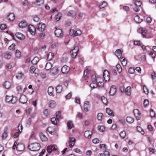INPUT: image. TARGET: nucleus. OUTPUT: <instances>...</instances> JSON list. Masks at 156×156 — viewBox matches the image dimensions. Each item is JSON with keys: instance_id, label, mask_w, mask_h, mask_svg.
I'll return each mask as SVG.
<instances>
[{"instance_id": "69168bd1", "label": "nucleus", "mask_w": 156, "mask_h": 156, "mask_svg": "<svg viewBox=\"0 0 156 156\" xmlns=\"http://www.w3.org/2000/svg\"><path fill=\"white\" fill-rule=\"evenodd\" d=\"M89 71V70L88 69H86L84 70L83 74V77L84 78H86L87 77V75H88Z\"/></svg>"}, {"instance_id": "f03ea898", "label": "nucleus", "mask_w": 156, "mask_h": 156, "mask_svg": "<svg viewBox=\"0 0 156 156\" xmlns=\"http://www.w3.org/2000/svg\"><path fill=\"white\" fill-rule=\"evenodd\" d=\"M5 101L9 104H15L17 101V99L15 97H13L12 95L9 96L7 95L5 96Z\"/></svg>"}, {"instance_id": "72a5a7b5", "label": "nucleus", "mask_w": 156, "mask_h": 156, "mask_svg": "<svg viewBox=\"0 0 156 156\" xmlns=\"http://www.w3.org/2000/svg\"><path fill=\"white\" fill-rule=\"evenodd\" d=\"M76 12L73 10H71L68 12L67 16H69L73 17L75 16Z\"/></svg>"}, {"instance_id": "7ed1b4c3", "label": "nucleus", "mask_w": 156, "mask_h": 156, "mask_svg": "<svg viewBox=\"0 0 156 156\" xmlns=\"http://www.w3.org/2000/svg\"><path fill=\"white\" fill-rule=\"evenodd\" d=\"M16 148V150L19 151H22L24 149V147L23 144L20 143L17 144V143L16 141L14 142L13 146V149H15Z\"/></svg>"}, {"instance_id": "0eeeda50", "label": "nucleus", "mask_w": 156, "mask_h": 156, "mask_svg": "<svg viewBox=\"0 0 156 156\" xmlns=\"http://www.w3.org/2000/svg\"><path fill=\"white\" fill-rule=\"evenodd\" d=\"M28 31L32 35H34L36 33V28L32 25H29L28 27Z\"/></svg>"}, {"instance_id": "20e7f679", "label": "nucleus", "mask_w": 156, "mask_h": 156, "mask_svg": "<svg viewBox=\"0 0 156 156\" xmlns=\"http://www.w3.org/2000/svg\"><path fill=\"white\" fill-rule=\"evenodd\" d=\"M59 72L58 67L55 66L51 68L50 70L49 73L51 76H55Z\"/></svg>"}, {"instance_id": "864d4df0", "label": "nucleus", "mask_w": 156, "mask_h": 156, "mask_svg": "<svg viewBox=\"0 0 156 156\" xmlns=\"http://www.w3.org/2000/svg\"><path fill=\"white\" fill-rule=\"evenodd\" d=\"M51 120L52 123L54 125H56L57 121L58 120L57 119V118L56 119L55 117H53L51 119Z\"/></svg>"}, {"instance_id": "dca6fc26", "label": "nucleus", "mask_w": 156, "mask_h": 156, "mask_svg": "<svg viewBox=\"0 0 156 156\" xmlns=\"http://www.w3.org/2000/svg\"><path fill=\"white\" fill-rule=\"evenodd\" d=\"M56 150L55 146L53 145H50L48 146L47 148V151L49 153H51L52 151Z\"/></svg>"}, {"instance_id": "e433bc0d", "label": "nucleus", "mask_w": 156, "mask_h": 156, "mask_svg": "<svg viewBox=\"0 0 156 156\" xmlns=\"http://www.w3.org/2000/svg\"><path fill=\"white\" fill-rule=\"evenodd\" d=\"M62 16V14L60 13H58L55 16V21L57 22L59 21L61 19V17Z\"/></svg>"}, {"instance_id": "4d7b16f0", "label": "nucleus", "mask_w": 156, "mask_h": 156, "mask_svg": "<svg viewBox=\"0 0 156 156\" xmlns=\"http://www.w3.org/2000/svg\"><path fill=\"white\" fill-rule=\"evenodd\" d=\"M73 151L76 153L80 154H81L82 153L80 149L77 148H74L73 150Z\"/></svg>"}, {"instance_id": "c85d7f7f", "label": "nucleus", "mask_w": 156, "mask_h": 156, "mask_svg": "<svg viewBox=\"0 0 156 156\" xmlns=\"http://www.w3.org/2000/svg\"><path fill=\"white\" fill-rule=\"evenodd\" d=\"M40 138L43 141H45L48 140L47 137L42 133L39 134Z\"/></svg>"}, {"instance_id": "4468645a", "label": "nucleus", "mask_w": 156, "mask_h": 156, "mask_svg": "<svg viewBox=\"0 0 156 156\" xmlns=\"http://www.w3.org/2000/svg\"><path fill=\"white\" fill-rule=\"evenodd\" d=\"M103 79L101 77H97V86L103 87L104 86L103 82Z\"/></svg>"}, {"instance_id": "6e6d98bb", "label": "nucleus", "mask_w": 156, "mask_h": 156, "mask_svg": "<svg viewBox=\"0 0 156 156\" xmlns=\"http://www.w3.org/2000/svg\"><path fill=\"white\" fill-rule=\"evenodd\" d=\"M116 68L118 72L119 73H120L121 72L122 70V69L121 66L120 65H117L116 66Z\"/></svg>"}, {"instance_id": "f8f14e48", "label": "nucleus", "mask_w": 156, "mask_h": 156, "mask_svg": "<svg viewBox=\"0 0 156 156\" xmlns=\"http://www.w3.org/2000/svg\"><path fill=\"white\" fill-rule=\"evenodd\" d=\"M90 103L89 101H86L83 105V109L86 112H88L90 110Z\"/></svg>"}, {"instance_id": "58836bf2", "label": "nucleus", "mask_w": 156, "mask_h": 156, "mask_svg": "<svg viewBox=\"0 0 156 156\" xmlns=\"http://www.w3.org/2000/svg\"><path fill=\"white\" fill-rule=\"evenodd\" d=\"M67 125L69 129H71L73 127V125L71 121H68Z\"/></svg>"}, {"instance_id": "79ce46f5", "label": "nucleus", "mask_w": 156, "mask_h": 156, "mask_svg": "<svg viewBox=\"0 0 156 156\" xmlns=\"http://www.w3.org/2000/svg\"><path fill=\"white\" fill-rule=\"evenodd\" d=\"M82 34V32L80 30H76L74 34V37L80 36Z\"/></svg>"}, {"instance_id": "c03bdc74", "label": "nucleus", "mask_w": 156, "mask_h": 156, "mask_svg": "<svg viewBox=\"0 0 156 156\" xmlns=\"http://www.w3.org/2000/svg\"><path fill=\"white\" fill-rule=\"evenodd\" d=\"M131 87L129 86L127 87L125 89V92L128 95H130L131 94Z\"/></svg>"}, {"instance_id": "5701e85b", "label": "nucleus", "mask_w": 156, "mask_h": 156, "mask_svg": "<svg viewBox=\"0 0 156 156\" xmlns=\"http://www.w3.org/2000/svg\"><path fill=\"white\" fill-rule=\"evenodd\" d=\"M56 105V102L53 100L50 101L49 103V107L51 108H54Z\"/></svg>"}, {"instance_id": "680f3d73", "label": "nucleus", "mask_w": 156, "mask_h": 156, "mask_svg": "<svg viewBox=\"0 0 156 156\" xmlns=\"http://www.w3.org/2000/svg\"><path fill=\"white\" fill-rule=\"evenodd\" d=\"M155 113L152 109L150 110V116L151 117H154L155 116Z\"/></svg>"}, {"instance_id": "6ab92c4d", "label": "nucleus", "mask_w": 156, "mask_h": 156, "mask_svg": "<svg viewBox=\"0 0 156 156\" xmlns=\"http://www.w3.org/2000/svg\"><path fill=\"white\" fill-rule=\"evenodd\" d=\"M27 23L24 21H23L19 23V26L20 28H24L26 27L27 25Z\"/></svg>"}, {"instance_id": "603ef678", "label": "nucleus", "mask_w": 156, "mask_h": 156, "mask_svg": "<svg viewBox=\"0 0 156 156\" xmlns=\"http://www.w3.org/2000/svg\"><path fill=\"white\" fill-rule=\"evenodd\" d=\"M101 100L104 104H106L107 103V100L106 98L104 96H102L101 98Z\"/></svg>"}, {"instance_id": "ea45409f", "label": "nucleus", "mask_w": 156, "mask_h": 156, "mask_svg": "<svg viewBox=\"0 0 156 156\" xmlns=\"http://www.w3.org/2000/svg\"><path fill=\"white\" fill-rule=\"evenodd\" d=\"M4 86L5 88L8 89L11 86V83L9 82L6 81L4 83Z\"/></svg>"}, {"instance_id": "0e129e2a", "label": "nucleus", "mask_w": 156, "mask_h": 156, "mask_svg": "<svg viewBox=\"0 0 156 156\" xmlns=\"http://www.w3.org/2000/svg\"><path fill=\"white\" fill-rule=\"evenodd\" d=\"M141 2L140 1H136L134 3V5L138 6V7L141 6Z\"/></svg>"}, {"instance_id": "de8ad7c7", "label": "nucleus", "mask_w": 156, "mask_h": 156, "mask_svg": "<svg viewBox=\"0 0 156 156\" xmlns=\"http://www.w3.org/2000/svg\"><path fill=\"white\" fill-rule=\"evenodd\" d=\"M137 131L140 133L144 135V131L139 126H137L136 127Z\"/></svg>"}, {"instance_id": "2eb2a0df", "label": "nucleus", "mask_w": 156, "mask_h": 156, "mask_svg": "<svg viewBox=\"0 0 156 156\" xmlns=\"http://www.w3.org/2000/svg\"><path fill=\"white\" fill-rule=\"evenodd\" d=\"M6 18L10 21H13L15 19V15L13 13H9L7 15Z\"/></svg>"}, {"instance_id": "3c124183", "label": "nucleus", "mask_w": 156, "mask_h": 156, "mask_svg": "<svg viewBox=\"0 0 156 156\" xmlns=\"http://www.w3.org/2000/svg\"><path fill=\"white\" fill-rule=\"evenodd\" d=\"M103 114L102 113H98L97 116V118L98 120L101 121V120Z\"/></svg>"}, {"instance_id": "473e14b6", "label": "nucleus", "mask_w": 156, "mask_h": 156, "mask_svg": "<svg viewBox=\"0 0 156 156\" xmlns=\"http://www.w3.org/2000/svg\"><path fill=\"white\" fill-rule=\"evenodd\" d=\"M126 121L127 122L130 124L134 122V119L133 118L128 116L126 118Z\"/></svg>"}, {"instance_id": "4c0bfd02", "label": "nucleus", "mask_w": 156, "mask_h": 156, "mask_svg": "<svg viewBox=\"0 0 156 156\" xmlns=\"http://www.w3.org/2000/svg\"><path fill=\"white\" fill-rule=\"evenodd\" d=\"M52 67V65L50 62H48L46 63L45 67V69L46 70H50Z\"/></svg>"}, {"instance_id": "cd10ccee", "label": "nucleus", "mask_w": 156, "mask_h": 156, "mask_svg": "<svg viewBox=\"0 0 156 156\" xmlns=\"http://www.w3.org/2000/svg\"><path fill=\"white\" fill-rule=\"evenodd\" d=\"M47 131L50 134H54L55 133V129L52 127H49L47 129Z\"/></svg>"}, {"instance_id": "412c9836", "label": "nucleus", "mask_w": 156, "mask_h": 156, "mask_svg": "<svg viewBox=\"0 0 156 156\" xmlns=\"http://www.w3.org/2000/svg\"><path fill=\"white\" fill-rule=\"evenodd\" d=\"M92 134V133L90 131H86L84 133L85 136L88 139H90Z\"/></svg>"}, {"instance_id": "aec40b11", "label": "nucleus", "mask_w": 156, "mask_h": 156, "mask_svg": "<svg viewBox=\"0 0 156 156\" xmlns=\"http://www.w3.org/2000/svg\"><path fill=\"white\" fill-rule=\"evenodd\" d=\"M106 112L109 115L113 117L114 116V114L113 110L109 108H106Z\"/></svg>"}, {"instance_id": "c9c22d12", "label": "nucleus", "mask_w": 156, "mask_h": 156, "mask_svg": "<svg viewBox=\"0 0 156 156\" xmlns=\"http://www.w3.org/2000/svg\"><path fill=\"white\" fill-rule=\"evenodd\" d=\"M15 55L17 58H19L21 56V53L19 50L17 49L16 51Z\"/></svg>"}, {"instance_id": "4be33fe9", "label": "nucleus", "mask_w": 156, "mask_h": 156, "mask_svg": "<svg viewBox=\"0 0 156 156\" xmlns=\"http://www.w3.org/2000/svg\"><path fill=\"white\" fill-rule=\"evenodd\" d=\"M139 32L141 33L142 35L144 37H146V34L147 33V31L146 30H144L143 28H140L139 29Z\"/></svg>"}, {"instance_id": "e2e57ef3", "label": "nucleus", "mask_w": 156, "mask_h": 156, "mask_svg": "<svg viewBox=\"0 0 156 156\" xmlns=\"http://www.w3.org/2000/svg\"><path fill=\"white\" fill-rule=\"evenodd\" d=\"M143 89L144 93L146 94H147L148 93V91L145 85H144L143 86Z\"/></svg>"}, {"instance_id": "b1692460", "label": "nucleus", "mask_w": 156, "mask_h": 156, "mask_svg": "<svg viewBox=\"0 0 156 156\" xmlns=\"http://www.w3.org/2000/svg\"><path fill=\"white\" fill-rule=\"evenodd\" d=\"M122 52L120 49H118L115 51V54L118 58H120L122 56Z\"/></svg>"}, {"instance_id": "2f4dec72", "label": "nucleus", "mask_w": 156, "mask_h": 156, "mask_svg": "<svg viewBox=\"0 0 156 156\" xmlns=\"http://www.w3.org/2000/svg\"><path fill=\"white\" fill-rule=\"evenodd\" d=\"M39 60V58L37 57H36L31 61V62L33 65H36L38 63Z\"/></svg>"}, {"instance_id": "a18cd8bd", "label": "nucleus", "mask_w": 156, "mask_h": 156, "mask_svg": "<svg viewBox=\"0 0 156 156\" xmlns=\"http://www.w3.org/2000/svg\"><path fill=\"white\" fill-rule=\"evenodd\" d=\"M107 3L103 1L101 4L99 5V7L101 9H103L107 6Z\"/></svg>"}, {"instance_id": "bf43d9fd", "label": "nucleus", "mask_w": 156, "mask_h": 156, "mask_svg": "<svg viewBox=\"0 0 156 156\" xmlns=\"http://www.w3.org/2000/svg\"><path fill=\"white\" fill-rule=\"evenodd\" d=\"M144 107H147L149 105V101L147 99H145L144 101Z\"/></svg>"}, {"instance_id": "f704fd0d", "label": "nucleus", "mask_w": 156, "mask_h": 156, "mask_svg": "<svg viewBox=\"0 0 156 156\" xmlns=\"http://www.w3.org/2000/svg\"><path fill=\"white\" fill-rule=\"evenodd\" d=\"M135 21L137 23H140L142 21V20L140 19L138 15L135 16L134 18Z\"/></svg>"}, {"instance_id": "1a4fd4ad", "label": "nucleus", "mask_w": 156, "mask_h": 156, "mask_svg": "<svg viewBox=\"0 0 156 156\" xmlns=\"http://www.w3.org/2000/svg\"><path fill=\"white\" fill-rule=\"evenodd\" d=\"M117 89L116 87L112 85L111 87L109 94L111 96H114L117 92Z\"/></svg>"}, {"instance_id": "c756f323", "label": "nucleus", "mask_w": 156, "mask_h": 156, "mask_svg": "<svg viewBox=\"0 0 156 156\" xmlns=\"http://www.w3.org/2000/svg\"><path fill=\"white\" fill-rule=\"evenodd\" d=\"M24 74L23 73L21 72L16 74V77L18 80L22 79L23 77Z\"/></svg>"}, {"instance_id": "13d9d810", "label": "nucleus", "mask_w": 156, "mask_h": 156, "mask_svg": "<svg viewBox=\"0 0 156 156\" xmlns=\"http://www.w3.org/2000/svg\"><path fill=\"white\" fill-rule=\"evenodd\" d=\"M135 70L133 68L130 67L128 70L129 73L131 74H133L134 73Z\"/></svg>"}, {"instance_id": "052dcab7", "label": "nucleus", "mask_w": 156, "mask_h": 156, "mask_svg": "<svg viewBox=\"0 0 156 156\" xmlns=\"http://www.w3.org/2000/svg\"><path fill=\"white\" fill-rule=\"evenodd\" d=\"M15 44H12L9 47V49L10 50L13 51L15 49Z\"/></svg>"}, {"instance_id": "49530a36", "label": "nucleus", "mask_w": 156, "mask_h": 156, "mask_svg": "<svg viewBox=\"0 0 156 156\" xmlns=\"http://www.w3.org/2000/svg\"><path fill=\"white\" fill-rule=\"evenodd\" d=\"M56 116L57 119L59 120L61 118V112L59 111L56 112Z\"/></svg>"}, {"instance_id": "423d86ee", "label": "nucleus", "mask_w": 156, "mask_h": 156, "mask_svg": "<svg viewBox=\"0 0 156 156\" xmlns=\"http://www.w3.org/2000/svg\"><path fill=\"white\" fill-rule=\"evenodd\" d=\"M78 51V47L77 46L75 47L74 49L71 50L70 51V53L72 57V58H75L77 55Z\"/></svg>"}, {"instance_id": "a19ab883", "label": "nucleus", "mask_w": 156, "mask_h": 156, "mask_svg": "<svg viewBox=\"0 0 156 156\" xmlns=\"http://www.w3.org/2000/svg\"><path fill=\"white\" fill-rule=\"evenodd\" d=\"M54 56V54L53 53L51 52H49L48 55L47 59L48 60H50L53 58Z\"/></svg>"}, {"instance_id": "6e6552de", "label": "nucleus", "mask_w": 156, "mask_h": 156, "mask_svg": "<svg viewBox=\"0 0 156 156\" xmlns=\"http://www.w3.org/2000/svg\"><path fill=\"white\" fill-rule=\"evenodd\" d=\"M45 24L44 23H40L38 24L37 28L39 31L42 32L45 30Z\"/></svg>"}, {"instance_id": "5fc2aeb1", "label": "nucleus", "mask_w": 156, "mask_h": 156, "mask_svg": "<svg viewBox=\"0 0 156 156\" xmlns=\"http://www.w3.org/2000/svg\"><path fill=\"white\" fill-rule=\"evenodd\" d=\"M120 136L122 138H124L126 136V133L125 131H122L120 133Z\"/></svg>"}, {"instance_id": "37998d69", "label": "nucleus", "mask_w": 156, "mask_h": 156, "mask_svg": "<svg viewBox=\"0 0 156 156\" xmlns=\"http://www.w3.org/2000/svg\"><path fill=\"white\" fill-rule=\"evenodd\" d=\"M98 130L101 132H103L105 130V128L104 126H99L98 127Z\"/></svg>"}, {"instance_id": "393cba45", "label": "nucleus", "mask_w": 156, "mask_h": 156, "mask_svg": "<svg viewBox=\"0 0 156 156\" xmlns=\"http://www.w3.org/2000/svg\"><path fill=\"white\" fill-rule=\"evenodd\" d=\"M17 38L20 40H23L25 38V36L20 33H17L16 34Z\"/></svg>"}, {"instance_id": "7c9ffc66", "label": "nucleus", "mask_w": 156, "mask_h": 156, "mask_svg": "<svg viewBox=\"0 0 156 156\" xmlns=\"http://www.w3.org/2000/svg\"><path fill=\"white\" fill-rule=\"evenodd\" d=\"M62 87L60 85H58L56 88V90L58 93H60L62 92Z\"/></svg>"}, {"instance_id": "9b49d317", "label": "nucleus", "mask_w": 156, "mask_h": 156, "mask_svg": "<svg viewBox=\"0 0 156 156\" xmlns=\"http://www.w3.org/2000/svg\"><path fill=\"white\" fill-rule=\"evenodd\" d=\"M133 113L136 119L139 120L141 118V114L138 109H135L133 111Z\"/></svg>"}, {"instance_id": "8fccbe9b", "label": "nucleus", "mask_w": 156, "mask_h": 156, "mask_svg": "<svg viewBox=\"0 0 156 156\" xmlns=\"http://www.w3.org/2000/svg\"><path fill=\"white\" fill-rule=\"evenodd\" d=\"M12 55L9 53L6 52L5 53L4 55L5 58L7 59H10L11 58Z\"/></svg>"}, {"instance_id": "f257e3e1", "label": "nucleus", "mask_w": 156, "mask_h": 156, "mask_svg": "<svg viewBox=\"0 0 156 156\" xmlns=\"http://www.w3.org/2000/svg\"><path fill=\"white\" fill-rule=\"evenodd\" d=\"M29 149L33 151L39 150L41 147L40 144L37 143L35 142L30 144L28 146Z\"/></svg>"}, {"instance_id": "f3484780", "label": "nucleus", "mask_w": 156, "mask_h": 156, "mask_svg": "<svg viewBox=\"0 0 156 156\" xmlns=\"http://www.w3.org/2000/svg\"><path fill=\"white\" fill-rule=\"evenodd\" d=\"M61 70L63 74H66L69 70V68L66 66H64L62 67Z\"/></svg>"}, {"instance_id": "39448f33", "label": "nucleus", "mask_w": 156, "mask_h": 156, "mask_svg": "<svg viewBox=\"0 0 156 156\" xmlns=\"http://www.w3.org/2000/svg\"><path fill=\"white\" fill-rule=\"evenodd\" d=\"M56 29L55 31V34L56 36L58 37L61 38L63 36V33L62 30L60 29H57L55 28Z\"/></svg>"}, {"instance_id": "9d476101", "label": "nucleus", "mask_w": 156, "mask_h": 156, "mask_svg": "<svg viewBox=\"0 0 156 156\" xmlns=\"http://www.w3.org/2000/svg\"><path fill=\"white\" fill-rule=\"evenodd\" d=\"M76 140L75 138L73 137L69 138V147L70 148H72L74 145Z\"/></svg>"}, {"instance_id": "a878e982", "label": "nucleus", "mask_w": 156, "mask_h": 156, "mask_svg": "<svg viewBox=\"0 0 156 156\" xmlns=\"http://www.w3.org/2000/svg\"><path fill=\"white\" fill-rule=\"evenodd\" d=\"M48 93L49 96H52L54 93V88L52 86L49 87L48 89Z\"/></svg>"}, {"instance_id": "ddd939ff", "label": "nucleus", "mask_w": 156, "mask_h": 156, "mask_svg": "<svg viewBox=\"0 0 156 156\" xmlns=\"http://www.w3.org/2000/svg\"><path fill=\"white\" fill-rule=\"evenodd\" d=\"M103 76L105 81H107L109 80V72L106 69L104 70L103 74Z\"/></svg>"}, {"instance_id": "bb28decb", "label": "nucleus", "mask_w": 156, "mask_h": 156, "mask_svg": "<svg viewBox=\"0 0 156 156\" xmlns=\"http://www.w3.org/2000/svg\"><path fill=\"white\" fill-rule=\"evenodd\" d=\"M44 3V0H36L34 4L37 6H41Z\"/></svg>"}, {"instance_id": "a211bd4d", "label": "nucleus", "mask_w": 156, "mask_h": 156, "mask_svg": "<svg viewBox=\"0 0 156 156\" xmlns=\"http://www.w3.org/2000/svg\"><path fill=\"white\" fill-rule=\"evenodd\" d=\"M27 101V99L26 96L24 95L21 96L20 99V101L22 104L26 103Z\"/></svg>"}, {"instance_id": "338daca9", "label": "nucleus", "mask_w": 156, "mask_h": 156, "mask_svg": "<svg viewBox=\"0 0 156 156\" xmlns=\"http://www.w3.org/2000/svg\"><path fill=\"white\" fill-rule=\"evenodd\" d=\"M21 133L20 132H16L13 135L14 137L15 138H18L19 137V135Z\"/></svg>"}, {"instance_id": "774afa93", "label": "nucleus", "mask_w": 156, "mask_h": 156, "mask_svg": "<svg viewBox=\"0 0 156 156\" xmlns=\"http://www.w3.org/2000/svg\"><path fill=\"white\" fill-rule=\"evenodd\" d=\"M33 20L36 22H38L40 20V18L37 16H35L34 17Z\"/></svg>"}, {"instance_id": "09e8293b", "label": "nucleus", "mask_w": 156, "mask_h": 156, "mask_svg": "<svg viewBox=\"0 0 156 156\" xmlns=\"http://www.w3.org/2000/svg\"><path fill=\"white\" fill-rule=\"evenodd\" d=\"M122 64L123 66H125L127 64L126 60L123 57H122L121 59Z\"/></svg>"}]
</instances>
